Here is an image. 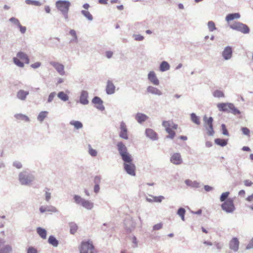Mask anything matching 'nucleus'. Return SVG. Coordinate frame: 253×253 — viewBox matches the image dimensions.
<instances>
[{
  "label": "nucleus",
  "instance_id": "19",
  "mask_svg": "<svg viewBox=\"0 0 253 253\" xmlns=\"http://www.w3.org/2000/svg\"><path fill=\"white\" fill-rule=\"evenodd\" d=\"M145 134L147 137L152 140H155L158 138L157 133L152 129L147 128L145 130Z\"/></svg>",
  "mask_w": 253,
  "mask_h": 253
},
{
  "label": "nucleus",
  "instance_id": "24",
  "mask_svg": "<svg viewBox=\"0 0 253 253\" xmlns=\"http://www.w3.org/2000/svg\"><path fill=\"white\" fill-rule=\"evenodd\" d=\"M37 233L43 239H46L47 238V231L44 228L41 227L37 228Z\"/></svg>",
  "mask_w": 253,
  "mask_h": 253
},
{
  "label": "nucleus",
  "instance_id": "48",
  "mask_svg": "<svg viewBox=\"0 0 253 253\" xmlns=\"http://www.w3.org/2000/svg\"><path fill=\"white\" fill-rule=\"evenodd\" d=\"M150 196L154 199L155 202L161 203L162 200L165 199V197L163 196H154L152 195H150Z\"/></svg>",
  "mask_w": 253,
  "mask_h": 253
},
{
  "label": "nucleus",
  "instance_id": "54",
  "mask_svg": "<svg viewBox=\"0 0 253 253\" xmlns=\"http://www.w3.org/2000/svg\"><path fill=\"white\" fill-rule=\"evenodd\" d=\"M131 240L132 243V247L133 248H136L138 246V242L136 237L133 236Z\"/></svg>",
  "mask_w": 253,
  "mask_h": 253
},
{
  "label": "nucleus",
  "instance_id": "3",
  "mask_svg": "<svg viewBox=\"0 0 253 253\" xmlns=\"http://www.w3.org/2000/svg\"><path fill=\"white\" fill-rule=\"evenodd\" d=\"M56 7L64 15L65 18H68V12L71 3L69 1L59 0L56 2Z\"/></svg>",
  "mask_w": 253,
  "mask_h": 253
},
{
  "label": "nucleus",
  "instance_id": "47",
  "mask_svg": "<svg viewBox=\"0 0 253 253\" xmlns=\"http://www.w3.org/2000/svg\"><path fill=\"white\" fill-rule=\"evenodd\" d=\"M13 165L16 169H20L22 168V164L19 160H15L13 162Z\"/></svg>",
  "mask_w": 253,
  "mask_h": 253
},
{
  "label": "nucleus",
  "instance_id": "41",
  "mask_svg": "<svg viewBox=\"0 0 253 253\" xmlns=\"http://www.w3.org/2000/svg\"><path fill=\"white\" fill-rule=\"evenodd\" d=\"M229 192H225L222 193L220 197V202L224 203L226 202V199H228V197L229 195Z\"/></svg>",
  "mask_w": 253,
  "mask_h": 253
},
{
  "label": "nucleus",
  "instance_id": "35",
  "mask_svg": "<svg viewBox=\"0 0 253 253\" xmlns=\"http://www.w3.org/2000/svg\"><path fill=\"white\" fill-rule=\"evenodd\" d=\"M186 212L185 210L183 208H180L177 211V214L181 218V219L184 221H185V214Z\"/></svg>",
  "mask_w": 253,
  "mask_h": 253
},
{
  "label": "nucleus",
  "instance_id": "25",
  "mask_svg": "<svg viewBox=\"0 0 253 253\" xmlns=\"http://www.w3.org/2000/svg\"><path fill=\"white\" fill-rule=\"evenodd\" d=\"M115 87L113 83L111 81H108L106 89L107 93L109 94H111L115 92Z\"/></svg>",
  "mask_w": 253,
  "mask_h": 253
},
{
  "label": "nucleus",
  "instance_id": "6",
  "mask_svg": "<svg viewBox=\"0 0 253 253\" xmlns=\"http://www.w3.org/2000/svg\"><path fill=\"white\" fill-rule=\"evenodd\" d=\"M94 250V246L90 240L82 241L79 246L80 253H90Z\"/></svg>",
  "mask_w": 253,
  "mask_h": 253
},
{
  "label": "nucleus",
  "instance_id": "62",
  "mask_svg": "<svg viewBox=\"0 0 253 253\" xmlns=\"http://www.w3.org/2000/svg\"><path fill=\"white\" fill-rule=\"evenodd\" d=\"M18 27L19 28L21 33L24 34L26 32L27 29L26 27L22 26L21 24H19Z\"/></svg>",
  "mask_w": 253,
  "mask_h": 253
},
{
  "label": "nucleus",
  "instance_id": "20",
  "mask_svg": "<svg viewBox=\"0 0 253 253\" xmlns=\"http://www.w3.org/2000/svg\"><path fill=\"white\" fill-rule=\"evenodd\" d=\"M232 55V50L231 47H226L222 51V56L225 60H228L231 58Z\"/></svg>",
  "mask_w": 253,
  "mask_h": 253
},
{
  "label": "nucleus",
  "instance_id": "38",
  "mask_svg": "<svg viewBox=\"0 0 253 253\" xmlns=\"http://www.w3.org/2000/svg\"><path fill=\"white\" fill-rule=\"evenodd\" d=\"M70 125L74 126L76 129H80L83 127V124L81 122L72 121L70 122Z\"/></svg>",
  "mask_w": 253,
  "mask_h": 253
},
{
  "label": "nucleus",
  "instance_id": "49",
  "mask_svg": "<svg viewBox=\"0 0 253 253\" xmlns=\"http://www.w3.org/2000/svg\"><path fill=\"white\" fill-rule=\"evenodd\" d=\"M70 35L74 38L72 41L77 42L78 41V38L76 31L74 30H71L70 31Z\"/></svg>",
  "mask_w": 253,
  "mask_h": 253
},
{
  "label": "nucleus",
  "instance_id": "43",
  "mask_svg": "<svg viewBox=\"0 0 253 253\" xmlns=\"http://www.w3.org/2000/svg\"><path fill=\"white\" fill-rule=\"evenodd\" d=\"M82 13L87 18V19L89 21H92L93 19V16L88 11L86 10H82Z\"/></svg>",
  "mask_w": 253,
  "mask_h": 253
},
{
  "label": "nucleus",
  "instance_id": "9",
  "mask_svg": "<svg viewBox=\"0 0 253 253\" xmlns=\"http://www.w3.org/2000/svg\"><path fill=\"white\" fill-rule=\"evenodd\" d=\"M205 126L207 130V133L209 136H212L214 134V130L212 126L213 119L211 117L208 118L205 117L204 118Z\"/></svg>",
  "mask_w": 253,
  "mask_h": 253
},
{
  "label": "nucleus",
  "instance_id": "42",
  "mask_svg": "<svg viewBox=\"0 0 253 253\" xmlns=\"http://www.w3.org/2000/svg\"><path fill=\"white\" fill-rule=\"evenodd\" d=\"M58 97L63 100V101H66L69 98L68 95L63 91L59 92L58 93Z\"/></svg>",
  "mask_w": 253,
  "mask_h": 253
},
{
  "label": "nucleus",
  "instance_id": "44",
  "mask_svg": "<svg viewBox=\"0 0 253 253\" xmlns=\"http://www.w3.org/2000/svg\"><path fill=\"white\" fill-rule=\"evenodd\" d=\"M44 195L46 202H48L51 198V193L49 192V189L48 188L45 189Z\"/></svg>",
  "mask_w": 253,
  "mask_h": 253
},
{
  "label": "nucleus",
  "instance_id": "61",
  "mask_svg": "<svg viewBox=\"0 0 253 253\" xmlns=\"http://www.w3.org/2000/svg\"><path fill=\"white\" fill-rule=\"evenodd\" d=\"M101 181V177L99 176H96L94 179V183L95 184H99Z\"/></svg>",
  "mask_w": 253,
  "mask_h": 253
},
{
  "label": "nucleus",
  "instance_id": "4",
  "mask_svg": "<svg viewBox=\"0 0 253 253\" xmlns=\"http://www.w3.org/2000/svg\"><path fill=\"white\" fill-rule=\"evenodd\" d=\"M222 211L227 213H233L236 210V207L232 198H228L226 202L221 205Z\"/></svg>",
  "mask_w": 253,
  "mask_h": 253
},
{
  "label": "nucleus",
  "instance_id": "32",
  "mask_svg": "<svg viewBox=\"0 0 253 253\" xmlns=\"http://www.w3.org/2000/svg\"><path fill=\"white\" fill-rule=\"evenodd\" d=\"M48 243L53 247H57L59 244V241L53 236L48 237Z\"/></svg>",
  "mask_w": 253,
  "mask_h": 253
},
{
  "label": "nucleus",
  "instance_id": "11",
  "mask_svg": "<svg viewBox=\"0 0 253 253\" xmlns=\"http://www.w3.org/2000/svg\"><path fill=\"white\" fill-rule=\"evenodd\" d=\"M117 147L123 158H130V155L127 152V148L123 142H119Z\"/></svg>",
  "mask_w": 253,
  "mask_h": 253
},
{
  "label": "nucleus",
  "instance_id": "59",
  "mask_svg": "<svg viewBox=\"0 0 253 253\" xmlns=\"http://www.w3.org/2000/svg\"><path fill=\"white\" fill-rule=\"evenodd\" d=\"M27 253H38V252L36 248L30 247L27 250Z\"/></svg>",
  "mask_w": 253,
  "mask_h": 253
},
{
  "label": "nucleus",
  "instance_id": "14",
  "mask_svg": "<svg viewBox=\"0 0 253 253\" xmlns=\"http://www.w3.org/2000/svg\"><path fill=\"white\" fill-rule=\"evenodd\" d=\"M125 228L127 231L131 232L133 230L136 226V223L134 222L130 216H128L124 221Z\"/></svg>",
  "mask_w": 253,
  "mask_h": 253
},
{
  "label": "nucleus",
  "instance_id": "46",
  "mask_svg": "<svg viewBox=\"0 0 253 253\" xmlns=\"http://www.w3.org/2000/svg\"><path fill=\"white\" fill-rule=\"evenodd\" d=\"M213 95L215 97H224V93L221 90H216L213 92Z\"/></svg>",
  "mask_w": 253,
  "mask_h": 253
},
{
  "label": "nucleus",
  "instance_id": "37",
  "mask_svg": "<svg viewBox=\"0 0 253 253\" xmlns=\"http://www.w3.org/2000/svg\"><path fill=\"white\" fill-rule=\"evenodd\" d=\"M165 130L169 134L168 136V138L170 139H173L174 138V137L175 136V132L174 131V130L175 129H174V128L171 127L170 128H168L167 129H165Z\"/></svg>",
  "mask_w": 253,
  "mask_h": 253
},
{
  "label": "nucleus",
  "instance_id": "23",
  "mask_svg": "<svg viewBox=\"0 0 253 253\" xmlns=\"http://www.w3.org/2000/svg\"><path fill=\"white\" fill-rule=\"evenodd\" d=\"M148 78L153 84L158 85L160 83L155 73L153 71L150 72L148 74Z\"/></svg>",
  "mask_w": 253,
  "mask_h": 253
},
{
  "label": "nucleus",
  "instance_id": "31",
  "mask_svg": "<svg viewBox=\"0 0 253 253\" xmlns=\"http://www.w3.org/2000/svg\"><path fill=\"white\" fill-rule=\"evenodd\" d=\"M15 117L16 119L18 120H21L27 122L30 121V119L28 118V117L22 114H15Z\"/></svg>",
  "mask_w": 253,
  "mask_h": 253
},
{
  "label": "nucleus",
  "instance_id": "39",
  "mask_svg": "<svg viewBox=\"0 0 253 253\" xmlns=\"http://www.w3.org/2000/svg\"><path fill=\"white\" fill-rule=\"evenodd\" d=\"M191 120H192V122L196 125H199L200 124V121L199 117L194 113L191 114Z\"/></svg>",
  "mask_w": 253,
  "mask_h": 253
},
{
  "label": "nucleus",
  "instance_id": "27",
  "mask_svg": "<svg viewBox=\"0 0 253 253\" xmlns=\"http://www.w3.org/2000/svg\"><path fill=\"white\" fill-rule=\"evenodd\" d=\"M147 91L149 93L158 95H161L162 94L161 91L159 89L151 86H148L147 88Z\"/></svg>",
  "mask_w": 253,
  "mask_h": 253
},
{
  "label": "nucleus",
  "instance_id": "33",
  "mask_svg": "<svg viewBox=\"0 0 253 253\" xmlns=\"http://www.w3.org/2000/svg\"><path fill=\"white\" fill-rule=\"evenodd\" d=\"M70 233L74 235L78 229V226L75 222L69 223Z\"/></svg>",
  "mask_w": 253,
  "mask_h": 253
},
{
  "label": "nucleus",
  "instance_id": "8",
  "mask_svg": "<svg viewBox=\"0 0 253 253\" xmlns=\"http://www.w3.org/2000/svg\"><path fill=\"white\" fill-rule=\"evenodd\" d=\"M124 160V169L129 175L134 176L135 175V166L132 162V159H123Z\"/></svg>",
  "mask_w": 253,
  "mask_h": 253
},
{
  "label": "nucleus",
  "instance_id": "17",
  "mask_svg": "<svg viewBox=\"0 0 253 253\" xmlns=\"http://www.w3.org/2000/svg\"><path fill=\"white\" fill-rule=\"evenodd\" d=\"M240 242L237 238H233L229 242V248L234 252H238Z\"/></svg>",
  "mask_w": 253,
  "mask_h": 253
},
{
  "label": "nucleus",
  "instance_id": "30",
  "mask_svg": "<svg viewBox=\"0 0 253 253\" xmlns=\"http://www.w3.org/2000/svg\"><path fill=\"white\" fill-rule=\"evenodd\" d=\"M147 118V116L142 113H137L135 116V119L139 123L144 122Z\"/></svg>",
  "mask_w": 253,
  "mask_h": 253
},
{
  "label": "nucleus",
  "instance_id": "13",
  "mask_svg": "<svg viewBox=\"0 0 253 253\" xmlns=\"http://www.w3.org/2000/svg\"><path fill=\"white\" fill-rule=\"evenodd\" d=\"M119 136L123 139H128V129L126 124L124 122H122L120 124Z\"/></svg>",
  "mask_w": 253,
  "mask_h": 253
},
{
  "label": "nucleus",
  "instance_id": "1",
  "mask_svg": "<svg viewBox=\"0 0 253 253\" xmlns=\"http://www.w3.org/2000/svg\"><path fill=\"white\" fill-rule=\"evenodd\" d=\"M18 179L22 186H31L35 180L34 172L25 170L19 173Z\"/></svg>",
  "mask_w": 253,
  "mask_h": 253
},
{
  "label": "nucleus",
  "instance_id": "58",
  "mask_svg": "<svg viewBox=\"0 0 253 253\" xmlns=\"http://www.w3.org/2000/svg\"><path fill=\"white\" fill-rule=\"evenodd\" d=\"M246 248V250H251V249L253 248V238L250 240Z\"/></svg>",
  "mask_w": 253,
  "mask_h": 253
},
{
  "label": "nucleus",
  "instance_id": "60",
  "mask_svg": "<svg viewBox=\"0 0 253 253\" xmlns=\"http://www.w3.org/2000/svg\"><path fill=\"white\" fill-rule=\"evenodd\" d=\"M55 95V92H52V93H50L48 96V99H47L48 102H50V101H51L53 99Z\"/></svg>",
  "mask_w": 253,
  "mask_h": 253
},
{
  "label": "nucleus",
  "instance_id": "29",
  "mask_svg": "<svg viewBox=\"0 0 253 253\" xmlns=\"http://www.w3.org/2000/svg\"><path fill=\"white\" fill-rule=\"evenodd\" d=\"M29 93V91L20 90L17 93V96L20 99L25 100Z\"/></svg>",
  "mask_w": 253,
  "mask_h": 253
},
{
  "label": "nucleus",
  "instance_id": "56",
  "mask_svg": "<svg viewBox=\"0 0 253 253\" xmlns=\"http://www.w3.org/2000/svg\"><path fill=\"white\" fill-rule=\"evenodd\" d=\"M171 163L175 165H180L182 163V159H170Z\"/></svg>",
  "mask_w": 253,
  "mask_h": 253
},
{
  "label": "nucleus",
  "instance_id": "53",
  "mask_svg": "<svg viewBox=\"0 0 253 253\" xmlns=\"http://www.w3.org/2000/svg\"><path fill=\"white\" fill-rule=\"evenodd\" d=\"M26 2L27 4H32L34 5H39L40 3L38 1L32 0H26Z\"/></svg>",
  "mask_w": 253,
  "mask_h": 253
},
{
  "label": "nucleus",
  "instance_id": "10",
  "mask_svg": "<svg viewBox=\"0 0 253 253\" xmlns=\"http://www.w3.org/2000/svg\"><path fill=\"white\" fill-rule=\"evenodd\" d=\"M230 27L234 30L240 31L244 34H247L250 32V28L247 25L240 22L235 23L231 25Z\"/></svg>",
  "mask_w": 253,
  "mask_h": 253
},
{
  "label": "nucleus",
  "instance_id": "64",
  "mask_svg": "<svg viewBox=\"0 0 253 253\" xmlns=\"http://www.w3.org/2000/svg\"><path fill=\"white\" fill-rule=\"evenodd\" d=\"M41 63L40 62H37L33 63V64H32L31 65V66L33 69H37V68L40 67L41 66Z\"/></svg>",
  "mask_w": 253,
  "mask_h": 253
},
{
  "label": "nucleus",
  "instance_id": "28",
  "mask_svg": "<svg viewBox=\"0 0 253 253\" xmlns=\"http://www.w3.org/2000/svg\"><path fill=\"white\" fill-rule=\"evenodd\" d=\"M240 18V14L238 13L229 14L226 15L225 19L228 22L233 20V19H238Z\"/></svg>",
  "mask_w": 253,
  "mask_h": 253
},
{
  "label": "nucleus",
  "instance_id": "34",
  "mask_svg": "<svg viewBox=\"0 0 253 253\" xmlns=\"http://www.w3.org/2000/svg\"><path fill=\"white\" fill-rule=\"evenodd\" d=\"M48 115L47 111H42L37 117L38 120L40 122H42L46 117Z\"/></svg>",
  "mask_w": 253,
  "mask_h": 253
},
{
  "label": "nucleus",
  "instance_id": "55",
  "mask_svg": "<svg viewBox=\"0 0 253 253\" xmlns=\"http://www.w3.org/2000/svg\"><path fill=\"white\" fill-rule=\"evenodd\" d=\"M241 130L245 135H247V136H250V130L248 128L246 127H242Z\"/></svg>",
  "mask_w": 253,
  "mask_h": 253
},
{
  "label": "nucleus",
  "instance_id": "22",
  "mask_svg": "<svg viewBox=\"0 0 253 253\" xmlns=\"http://www.w3.org/2000/svg\"><path fill=\"white\" fill-rule=\"evenodd\" d=\"M162 126L165 128V129L172 127L174 128V129H176L178 127V125L175 124L172 121H163L162 123Z\"/></svg>",
  "mask_w": 253,
  "mask_h": 253
},
{
  "label": "nucleus",
  "instance_id": "36",
  "mask_svg": "<svg viewBox=\"0 0 253 253\" xmlns=\"http://www.w3.org/2000/svg\"><path fill=\"white\" fill-rule=\"evenodd\" d=\"M170 66L166 61H163L160 64V70L161 72L166 71L169 70Z\"/></svg>",
  "mask_w": 253,
  "mask_h": 253
},
{
  "label": "nucleus",
  "instance_id": "12",
  "mask_svg": "<svg viewBox=\"0 0 253 253\" xmlns=\"http://www.w3.org/2000/svg\"><path fill=\"white\" fill-rule=\"evenodd\" d=\"M5 241L0 238V253H12V247L11 245H4Z\"/></svg>",
  "mask_w": 253,
  "mask_h": 253
},
{
  "label": "nucleus",
  "instance_id": "2",
  "mask_svg": "<svg viewBox=\"0 0 253 253\" xmlns=\"http://www.w3.org/2000/svg\"><path fill=\"white\" fill-rule=\"evenodd\" d=\"M75 203L87 210H91L94 207V204L89 200H85L79 195L74 196Z\"/></svg>",
  "mask_w": 253,
  "mask_h": 253
},
{
  "label": "nucleus",
  "instance_id": "50",
  "mask_svg": "<svg viewBox=\"0 0 253 253\" xmlns=\"http://www.w3.org/2000/svg\"><path fill=\"white\" fill-rule=\"evenodd\" d=\"M208 26L209 30L211 31H213L216 29L215 24L212 21L209 22L208 23Z\"/></svg>",
  "mask_w": 253,
  "mask_h": 253
},
{
  "label": "nucleus",
  "instance_id": "52",
  "mask_svg": "<svg viewBox=\"0 0 253 253\" xmlns=\"http://www.w3.org/2000/svg\"><path fill=\"white\" fill-rule=\"evenodd\" d=\"M9 21L13 23L16 26H18L19 24H20V22L19 21L18 19H16L15 17H11L10 18Z\"/></svg>",
  "mask_w": 253,
  "mask_h": 253
},
{
  "label": "nucleus",
  "instance_id": "5",
  "mask_svg": "<svg viewBox=\"0 0 253 253\" xmlns=\"http://www.w3.org/2000/svg\"><path fill=\"white\" fill-rule=\"evenodd\" d=\"M16 57L13 58L14 63L18 66L23 67L24 63H29V59L28 56L25 53L20 51L17 54Z\"/></svg>",
  "mask_w": 253,
  "mask_h": 253
},
{
  "label": "nucleus",
  "instance_id": "15",
  "mask_svg": "<svg viewBox=\"0 0 253 253\" xmlns=\"http://www.w3.org/2000/svg\"><path fill=\"white\" fill-rule=\"evenodd\" d=\"M50 64L55 68V70L61 75H65V70H64V65L59 62L51 61Z\"/></svg>",
  "mask_w": 253,
  "mask_h": 253
},
{
  "label": "nucleus",
  "instance_id": "26",
  "mask_svg": "<svg viewBox=\"0 0 253 253\" xmlns=\"http://www.w3.org/2000/svg\"><path fill=\"white\" fill-rule=\"evenodd\" d=\"M88 93L85 91H83L82 92L81 96H80V102L82 104L85 105L88 103V101L87 100Z\"/></svg>",
  "mask_w": 253,
  "mask_h": 253
},
{
  "label": "nucleus",
  "instance_id": "45",
  "mask_svg": "<svg viewBox=\"0 0 253 253\" xmlns=\"http://www.w3.org/2000/svg\"><path fill=\"white\" fill-rule=\"evenodd\" d=\"M213 244L215 246L218 252H220L224 246V244L221 242H215Z\"/></svg>",
  "mask_w": 253,
  "mask_h": 253
},
{
  "label": "nucleus",
  "instance_id": "16",
  "mask_svg": "<svg viewBox=\"0 0 253 253\" xmlns=\"http://www.w3.org/2000/svg\"><path fill=\"white\" fill-rule=\"evenodd\" d=\"M39 210L41 213L45 212H57L58 210L52 206H42L39 208Z\"/></svg>",
  "mask_w": 253,
  "mask_h": 253
},
{
  "label": "nucleus",
  "instance_id": "40",
  "mask_svg": "<svg viewBox=\"0 0 253 253\" xmlns=\"http://www.w3.org/2000/svg\"><path fill=\"white\" fill-rule=\"evenodd\" d=\"M214 142L217 145H220L221 146H224L227 143V140L219 138L215 139Z\"/></svg>",
  "mask_w": 253,
  "mask_h": 253
},
{
  "label": "nucleus",
  "instance_id": "63",
  "mask_svg": "<svg viewBox=\"0 0 253 253\" xmlns=\"http://www.w3.org/2000/svg\"><path fill=\"white\" fill-rule=\"evenodd\" d=\"M222 134L223 135H226V136H227V135H228V132L225 127V126L224 124L222 125Z\"/></svg>",
  "mask_w": 253,
  "mask_h": 253
},
{
  "label": "nucleus",
  "instance_id": "57",
  "mask_svg": "<svg viewBox=\"0 0 253 253\" xmlns=\"http://www.w3.org/2000/svg\"><path fill=\"white\" fill-rule=\"evenodd\" d=\"M163 227V224L162 223H159L158 224H155L153 227V229L154 230H158L161 229Z\"/></svg>",
  "mask_w": 253,
  "mask_h": 253
},
{
  "label": "nucleus",
  "instance_id": "21",
  "mask_svg": "<svg viewBox=\"0 0 253 253\" xmlns=\"http://www.w3.org/2000/svg\"><path fill=\"white\" fill-rule=\"evenodd\" d=\"M92 102L95 104V106H96V108L97 109L100 110H103L104 109L103 102L99 97L97 96L95 97L92 99Z\"/></svg>",
  "mask_w": 253,
  "mask_h": 253
},
{
  "label": "nucleus",
  "instance_id": "51",
  "mask_svg": "<svg viewBox=\"0 0 253 253\" xmlns=\"http://www.w3.org/2000/svg\"><path fill=\"white\" fill-rule=\"evenodd\" d=\"M89 154L92 157H95L97 155V152L95 149H93L90 146H89Z\"/></svg>",
  "mask_w": 253,
  "mask_h": 253
},
{
  "label": "nucleus",
  "instance_id": "18",
  "mask_svg": "<svg viewBox=\"0 0 253 253\" xmlns=\"http://www.w3.org/2000/svg\"><path fill=\"white\" fill-rule=\"evenodd\" d=\"M185 184L190 187L191 188L197 189L200 187V183L196 180H192L190 179H186L185 180Z\"/></svg>",
  "mask_w": 253,
  "mask_h": 253
},
{
  "label": "nucleus",
  "instance_id": "7",
  "mask_svg": "<svg viewBox=\"0 0 253 253\" xmlns=\"http://www.w3.org/2000/svg\"><path fill=\"white\" fill-rule=\"evenodd\" d=\"M217 107L221 111L231 112L234 114H240V111L236 108L232 103H219Z\"/></svg>",
  "mask_w": 253,
  "mask_h": 253
}]
</instances>
